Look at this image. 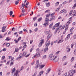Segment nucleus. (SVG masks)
Returning a JSON list of instances; mask_svg holds the SVG:
<instances>
[{"instance_id": "nucleus-13", "label": "nucleus", "mask_w": 76, "mask_h": 76, "mask_svg": "<svg viewBox=\"0 0 76 76\" xmlns=\"http://www.w3.org/2000/svg\"><path fill=\"white\" fill-rule=\"evenodd\" d=\"M51 37V34H49L47 37V39L48 41L50 38Z\"/></svg>"}, {"instance_id": "nucleus-47", "label": "nucleus", "mask_w": 76, "mask_h": 76, "mask_svg": "<svg viewBox=\"0 0 76 76\" xmlns=\"http://www.w3.org/2000/svg\"><path fill=\"white\" fill-rule=\"evenodd\" d=\"M67 73L65 72V73H64L63 75V76H67Z\"/></svg>"}, {"instance_id": "nucleus-53", "label": "nucleus", "mask_w": 76, "mask_h": 76, "mask_svg": "<svg viewBox=\"0 0 76 76\" xmlns=\"http://www.w3.org/2000/svg\"><path fill=\"white\" fill-rule=\"evenodd\" d=\"M10 63V61H8L6 63V65H9V63Z\"/></svg>"}, {"instance_id": "nucleus-61", "label": "nucleus", "mask_w": 76, "mask_h": 76, "mask_svg": "<svg viewBox=\"0 0 76 76\" xmlns=\"http://www.w3.org/2000/svg\"><path fill=\"white\" fill-rule=\"evenodd\" d=\"M12 56H8V58L9 59H11V58H12Z\"/></svg>"}, {"instance_id": "nucleus-17", "label": "nucleus", "mask_w": 76, "mask_h": 76, "mask_svg": "<svg viewBox=\"0 0 76 76\" xmlns=\"http://www.w3.org/2000/svg\"><path fill=\"white\" fill-rule=\"evenodd\" d=\"M48 51V48H45L44 50V52L46 53V51Z\"/></svg>"}, {"instance_id": "nucleus-46", "label": "nucleus", "mask_w": 76, "mask_h": 76, "mask_svg": "<svg viewBox=\"0 0 76 76\" xmlns=\"http://www.w3.org/2000/svg\"><path fill=\"white\" fill-rule=\"evenodd\" d=\"M66 26L65 25H64L61 28V29H64V28H65V29H66Z\"/></svg>"}, {"instance_id": "nucleus-1", "label": "nucleus", "mask_w": 76, "mask_h": 76, "mask_svg": "<svg viewBox=\"0 0 76 76\" xmlns=\"http://www.w3.org/2000/svg\"><path fill=\"white\" fill-rule=\"evenodd\" d=\"M53 54L51 53L49 55V58H50V60H53L54 62L55 63L57 62V52H56L55 55V56L54 57V56H53Z\"/></svg>"}, {"instance_id": "nucleus-15", "label": "nucleus", "mask_w": 76, "mask_h": 76, "mask_svg": "<svg viewBox=\"0 0 76 76\" xmlns=\"http://www.w3.org/2000/svg\"><path fill=\"white\" fill-rule=\"evenodd\" d=\"M72 16H76V11L74 10V11L73 14L72 15Z\"/></svg>"}, {"instance_id": "nucleus-2", "label": "nucleus", "mask_w": 76, "mask_h": 76, "mask_svg": "<svg viewBox=\"0 0 76 76\" xmlns=\"http://www.w3.org/2000/svg\"><path fill=\"white\" fill-rule=\"evenodd\" d=\"M11 75H13V74L14 76H19V74H18V73H19V70H17L15 71V68L14 67L12 69V71H11Z\"/></svg>"}, {"instance_id": "nucleus-40", "label": "nucleus", "mask_w": 76, "mask_h": 76, "mask_svg": "<svg viewBox=\"0 0 76 76\" xmlns=\"http://www.w3.org/2000/svg\"><path fill=\"white\" fill-rule=\"evenodd\" d=\"M67 62H65V63H64L63 66H66L67 65Z\"/></svg>"}, {"instance_id": "nucleus-36", "label": "nucleus", "mask_w": 76, "mask_h": 76, "mask_svg": "<svg viewBox=\"0 0 76 76\" xmlns=\"http://www.w3.org/2000/svg\"><path fill=\"white\" fill-rule=\"evenodd\" d=\"M75 45V43H72V44L71 45V48H73V46Z\"/></svg>"}, {"instance_id": "nucleus-39", "label": "nucleus", "mask_w": 76, "mask_h": 76, "mask_svg": "<svg viewBox=\"0 0 76 76\" xmlns=\"http://www.w3.org/2000/svg\"><path fill=\"white\" fill-rule=\"evenodd\" d=\"M21 8L22 9L21 10L23 13H24V12H25V10H24V8Z\"/></svg>"}, {"instance_id": "nucleus-31", "label": "nucleus", "mask_w": 76, "mask_h": 76, "mask_svg": "<svg viewBox=\"0 0 76 76\" xmlns=\"http://www.w3.org/2000/svg\"><path fill=\"white\" fill-rule=\"evenodd\" d=\"M4 2V0H2L1 2H0V5H2L3 4V3Z\"/></svg>"}, {"instance_id": "nucleus-4", "label": "nucleus", "mask_w": 76, "mask_h": 76, "mask_svg": "<svg viewBox=\"0 0 76 76\" xmlns=\"http://www.w3.org/2000/svg\"><path fill=\"white\" fill-rule=\"evenodd\" d=\"M55 29H56V31L55 34H57V23H56L52 28V30H54Z\"/></svg>"}, {"instance_id": "nucleus-10", "label": "nucleus", "mask_w": 76, "mask_h": 76, "mask_svg": "<svg viewBox=\"0 0 76 76\" xmlns=\"http://www.w3.org/2000/svg\"><path fill=\"white\" fill-rule=\"evenodd\" d=\"M40 55L41 54H40V53H37L34 55V57H37V58L38 57H39Z\"/></svg>"}, {"instance_id": "nucleus-18", "label": "nucleus", "mask_w": 76, "mask_h": 76, "mask_svg": "<svg viewBox=\"0 0 76 76\" xmlns=\"http://www.w3.org/2000/svg\"><path fill=\"white\" fill-rule=\"evenodd\" d=\"M66 59V56H64L62 58L61 60L62 61H64Z\"/></svg>"}, {"instance_id": "nucleus-54", "label": "nucleus", "mask_w": 76, "mask_h": 76, "mask_svg": "<svg viewBox=\"0 0 76 76\" xmlns=\"http://www.w3.org/2000/svg\"><path fill=\"white\" fill-rule=\"evenodd\" d=\"M69 39L68 38L66 37L65 39V41H67V40H68V39Z\"/></svg>"}, {"instance_id": "nucleus-64", "label": "nucleus", "mask_w": 76, "mask_h": 76, "mask_svg": "<svg viewBox=\"0 0 76 76\" xmlns=\"http://www.w3.org/2000/svg\"><path fill=\"white\" fill-rule=\"evenodd\" d=\"M37 75V72H35L34 74V75H33L32 76H36Z\"/></svg>"}, {"instance_id": "nucleus-14", "label": "nucleus", "mask_w": 76, "mask_h": 76, "mask_svg": "<svg viewBox=\"0 0 76 76\" xmlns=\"http://www.w3.org/2000/svg\"><path fill=\"white\" fill-rule=\"evenodd\" d=\"M49 20V19H48V18H45V22L48 23V21Z\"/></svg>"}, {"instance_id": "nucleus-19", "label": "nucleus", "mask_w": 76, "mask_h": 76, "mask_svg": "<svg viewBox=\"0 0 76 76\" xmlns=\"http://www.w3.org/2000/svg\"><path fill=\"white\" fill-rule=\"evenodd\" d=\"M19 3V0H18L15 2V4H16V5H17Z\"/></svg>"}, {"instance_id": "nucleus-58", "label": "nucleus", "mask_w": 76, "mask_h": 76, "mask_svg": "<svg viewBox=\"0 0 76 76\" xmlns=\"http://www.w3.org/2000/svg\"><path fill=\"white\" fill-rule=\"evenodd\" d=\"M76 38V35L75 34L74 36V39H75Z\"/></svg>"}, {"instance_id": "nucleus-55", "label": "nucleus", "mask_w": 76, "mask_h": 76, "mask_svg": "<svg viewBox=\"0 0 76 76\" xmlns=\"http://www.w3.org/2000/svg\"><path fill=\"white\" fill-rule=\"evenodd\" d=\"M37 19V17H35L33 18V21H35Z\"/></svg>"}, {"instance_id": "nucleus-11", "label": "nucleus", "mask_w": 76, "mask_h": 76, "mask_svg": "<svg viewBox=\"0 0 76 76\" xmlns=\"http://www.w3.org/2000/svg\"><path fill=\"white\" fill-rule=\"evenodd\" d=\"M64 12L65 13H66L67 12V11L65 10V9H63L62 10H61L60 12V13L61 14V13H63Z\"/></svg>"}, {"instance_id": "nucleus-33", "label": "nucleus", "mask_w": 76, "mask_h": 76, "mask_svg": "<svg viewBox=\"0 0 76 76\" xmlns=\"http://www.w3.org/2000/svg\"><path fill=\"white\" fill-rule=\"evenodd\" d=\"M42 20V17H40L38 19V21L39 22H40L41 20Z\"/></svg>"}, {"instance_id": "nucleus-7", "label": "nucleus", "mask_w": 76, "mask_h": 76, "mask_svg": "<svg viewBox=\"0 0 76 76\" xmlns=\"http://www.w3.org/2000/svg\"><path fill=\"white\" fill-rule=\"evenodd\" d=\"M7 26H3L2 28L1 32H4V31H6V28Z\"/></svg>"}, {"instance_id": "nucleus-48", "label": "nucleus", "mask_w": 76, "mask_h": 76, "mask_svg": "<svg viewBox=\"0 0 76 76\" xmlns=\"http://www.w3.org/2000/svg\"><path fill=\"white\" fill-rule=\"evenodd\" d=\"M4 58H5V56H4L2 57V58H1L2 60H4Z\"/></svg>"}, {"instance_id": "nucleus-6", "label": "nucleus", "mask_w": 76, "mask_h": 76, "mask_svg": "<svg viewBox=\"0 0 76 76\" xmlns=\"http://www.w3.org/2000/svg\"><path fill=\"white\" fill-rule=\"evenodd\" d=\"M40 43H39V47H41L42 46V44L43 43H44V39H42L40 41Z\"/></svg>"}, {"instance_id": "nucleus-25", "label": "nucleus", "mask_w": 76, "mask_h": 76, "mask_svg": "<svg viewBox=\"0 0 76 76\" xmlns=\"http://www.w3.org/2000/svg\"><path fill=\"white\" fill-rule=\"evenodd\" d=\"M72 33H71L70 34H68L67 35L66 37L67 38H68L69 39V38H70V35H72Z\"/></svg>"}, {"instance_id": "nucleus-56", "label": "nucleus", "mask_w": 76, "mask_h": 76, "mask_svg": "<svg viewBox=\"0 0 76 76\" xmlns=\"http://www.w3.org/2000/svg\"><path fill=\"white\" fill-rule=\"evenodd\" d=\"M38 30V28H36L34 29L35 32H37Z\"/></svg>"}, {"instance_id": "nucleus-44", "label": "nucleus", "mask_w": 76, "mask_h": 76, "mask_svg": "<svg viewBox=\"0 0 76 76\" xmlns=\"http://www.w3.org/2000/svg\"><path fill=\"white\" fill-rule=\"evenodd\" d=\"M3 38V34H0V39Z\"/></svg>"}, {"instance_id": "nucleus-57", "label": "nucleus", "mask_w": 76, "mask_h": 76, "mask_svg": "<svg viewBox=\"0 0 76 76\" xmlns=\"http://www.w3.org/2000/svg\"><path fill=\"white\" fill-rule=\"evenodd\" d=\"M2 51H6V48H4L3 49Z\"/></svg>"}, {"instance_id": "nucleus-22", "label": "nucleus", "mask_w": 76, "mask_h": 76, "mask_svg": "<svg viewBox=\"0 0 76 76\" xmlns=\"http://www.w3.org/2000/svg\"><path fill=\"white\" fill-rule=\"evenodd\" d=\"M62 26H61V25H60L59 26H58V27H57L58 30H59L60 29H61V28Z\"/></svg>"}, {"instance_id": "nucleus-9", "label": "nucleus", "mask_w": 76, "mask_h": 76, "mask_svg": "<svg viewBox=\"0 0 76 76\" xmlns=\"http://www.w3.org/2000/svg\"><path fill=\"white\" fill-rule=\"evenodd\" d=\"M45 66V64L40 65L39 66V69H42V68H44Z\"/></svg>"}, {"instance_id": "nucleus-41", "label": "nucleus", "mask_w": 76, "mask_h": 76, "mask_svg": "<svg viewBox=\"0 0 76 76\" xmlns=\"http://www.w3.org/2000/svg\"><path fill=\"white\" fill-rule=\"evenodd\" d=\"M10 66H13V62H11V63H10Z\"/></svg>"}, {"instance_id": "nucleus-16", "label": "nucleus", "mask_w": 76, "mask_h": 76, "mask_svg": "<svg viewBox=\"0 0 76 76\" xmlns=\"http://www.w3.org/2000/svg\"><path fill=\"white\" fill-rule=\"evenodd\" d=\"M62 69H59L58 70V75H60L61 74V72Z\"/></svg>"}, {"instance_id": "nucleus-52", "label": "nucleus", "mask_w": 76, "mask_h": 76, "mask_svg": "<svg viewBox=\"0 0 76 76\" xmlns=\"http://www.w3.org/2000/svg\"><path fill=\"white\" fill-rule=\"evenodd\" d=\"M11 61H12V62L14 61L13 59H14V57H12L11 58Z\"/></svg>"}, {"instance_id": "nucleus-43", "label": "nucleus", "mask_w": 76, "mask_h": 76, "mask_svg": "<svg viewBox=\"0 0 76 76\" xmlns=\"http://www.w3.org/2000/svg\"><path fill=\"white\" fill-rule=\"evenodd\" d=\"M36 64H39V60H37L36 61Z\"/></svg>"}, {"instance_id": "nucleus-38", "label": "nucleus", "mask_w": 76, "mask_h": 76, "mask_svg": "<svg viewBox=\"0 0 76 76\" xmlns=\"http://www.w3.org/2000/svg\"><path fill=\"white\" fill-rule=\"evenodd\" d=\"M36 52L37 53H39V49L37 48L36 50Z\"/></svg>"}, {"instance_id": "nucleus-34", "label": "nucleus", "mask_w": 76, "mask_h": 76, "mask_svg": "<svg viewBox=\"0 0 76 76\" xmlns=\"http://www.w3.org/2000/svg\"><path fill=\"white\" fill-rule=\"evenodd\" d=\"M47 58V55H44L43 56L42 58L43 59H45Z\"/></svg>"}, {"instance_id": "nucleus-35", "label": "nucleus", "mask_w": 76, "mask_h": 76, "mask_svg": "<svg viewBox=\"0 0 76 76\" xmlns=\"http://www.w3.org/2000/svg\"><path fill=\"white\" fill-rule=\"evenodd\" d=\"M76 3H75L74 6L72 7V9H75V7H76Z\"/></svg>"}, {"instance_id": "nucleus-12", "label": "nucleus", "mask_w": 76, "mask_h": 76, "mask_svg": "<svg viewBox=\"0 0 76 76\" xmlns=\"http://www.w3.org/2000/svg\"><path fill=\"white\" fill-rule=\"evenodd\" d=\"M48 23L45 22L43 24V26L44 27H46L47 26V25H48Z\"/></svg>"}, {"instance_id": "nucleus-5", "label": "nucleus", "mask_w": 76, "mask_h": 76, "mask_svg": "<svg viewBox=\"0 0 76 76\" xmlns=\"http://www.w3.org/2000/svg\"><path fill=\"white\" fill-rule=\"evenodd\" d=\"M48 40H47L45 43V47H48L50 44V40H49L48 41Z\"/></svg>"}, {"instance_id": "nucleus-30", "label": "nucleus", "mask_w": 76, "mask_h": 76, "mask_svg": "<svg viewBox=\"0 0 76 76\" xmlns=\"http://www.w3.org/2000/svg\"><path fill=\"white\" fill-rule=\"evenodd\" d=\"M50 32V30H49L48 31H45V34H48Z\"/></svg>"}, {"instance_id": "nucleus-27", "label": "nucleus", "mask_w": 76, "mask_h": 76, "mask_svg": "<svg viewBox=\"0 0 76 76\" xmlns=\"http://www.w3.org/2000/svg\"><path fill=\"white\" fill-rule=\"evenodd\" d=\"M46 6L47 7H48L50 6V2L46 3Z\"/></svg>"}, {"instance_id": "nucleus-21", "label": "nucleus", "mask_w": 76, "mask_h": 76, "mask_svg": "<svg viewBox=\"0 0 76 76\" xmlns=\"http://www.w3.org/2000/svg\"><path fill=\"white\" fill-rule=\"evenodd\" d=\"M44 73V71H42L40 72L39 75H40V76H41V75H42Z\"/></svg>"}, {"instance_id": "nucleus-23", "label": "nucleus", "mask_w": 76, "mask_h": 76, "mask_svg": "<svg viewBox=\"0 0 76 76\" xmlns=\"http://www.w3.org/2000/svg\"><path fill=\"white\" fill-rule=\"evenodd\" d=\"M21 6H22V7H21L20 8V9H21V8H24V6H25V4H22Z\"/></svg>"}, {"instance_id": "nucleus-60", "label": "nucleus", "mask_w": 76, "mask_h": 76, "mask_svg": "<svg viewBox=\"0 0 76 76\" xmlns=\"http://www.w3.org/2000/svg\"><path fill=\"white\" fill-rule=\"evenodd\" d=\"M66 3L67 2L66 1H65L63 2L62 4H66Z\"/></svg>"}, {"instance_id": "nucleus-63", "label": "nucleus", "mask_w": 76, "mask_h": 76, "mask_svg": "<svg viewBox=\"0 0 76 76\" xmlns=\"http://www.w3.org/2000/svg\"><path fill=\"white\" fill-rule=\"evenodd\" d=\"M74 54H75V55H76V49H75V50H74Z\"/></svg>"}, {"instance_id": "nucleus-50", "label": "nucleus", "mask_w": 76, "mask_h": 76, "mask_svg": "<svg viewBox=\"0 0 76 76\" xmlns=\"http://www.w3.org/2000/svg\"><path fill=\"white\" fill-rule=\"evenodd\" d=\"M72 13H73V10H71L70 12L69 15L72 14Z\"/></svg>"}, {"instance_id": "nucleus-37", "label": "nucleus", "mask_w": 76, "mask_h": 76, "mask_svg": "<svg viewBox=\"0 0 76 76\" xmlns=\"http://www.w3.org/2000/svg\"><path fill=\"white\" fill-rule=\"evenodd\" d=\"M14 41H15V44H17V43H18V40L14 39Z\"/></svg>"}, {"instance_id": "nucleus-62", "label": "nucleus", "mask_w": 76, "mask_h": 76, "mask_svg": "<svg viewBox=\"0 0 76 76\" xmlns=\"http://www.w3.org/2000/svg\"><path fill=\"white\" fill-rule=\"evenodd\" d=\"M21 39V37H19L18 38V41H19Z\"/></svg>"}, {"instance_id": "nucleus-3", "label": "nucleus", "mask_w": 76, "mask_h": 76, "mask_svg": "<svg viewBox=\"0 0 76 76\" xmlns=\"http://www.w3.org/2000/svg\"><path fill=\"white\" fill-rule=\"evenodd\" d=\"M71 19H72V17H71L69 18V19H70V20L68 22H67L66 23V25H65V26H66L65 30H67V29H68V26L69 25V24H70V23L72 22V20H71Z\"/></svg>"}, {"instance_id": "nucleus-24", "label": "nucleus", "mask_w": 76, "mask_h": 76, "mask_svg": "<svg viewBox=\"0 0 76 76\" xmlns=\"http://www.w3.org/2000/svg\"><path fill=\"white\" fill-rule=\"evenodd\" d=\"M63 41L64 40L63 39H61V40H60L58 42V44H59V43H61L62 42H63Z\"/></svg>"}, {"instance_id": "nucleus-26", "label": "nucleus", "mask_w": 76, "mask_h": 76, "mask_svg": "<svg viewBox=\"0 0 76 76\" xmlns=\"http://www.w3.org/2000/svg\"><path fill=\"white\" fill-rule=\"evenodd\" d=\"M15 52H18L19 51V49L18 48H15Z\"/></svg>"}, {"instance_id": "nucleus-49", "label": "nucleus", "mask_w": 76, "mask_h": 76, "mask_svg": "<svg viewBox=\"0 0 76 76\" xmlns=\"http://www.w3.org/2000/svg\"><path fill=\"white\" fill-rule=\"evenodd\" d=\"M26 54V52H23V56H25Z\"/></svg>"}, {"instance_id": "nucleus-51", "label": "nucleus", "mask_w": 76, "mask_h": 76, "mask_svg": "<svg viewBox=\"0 0 76 76\" xmlns=\"http://www.w3.org/2000/svg\"><path fill=\"white\" fill-rule=\"evenodd\" d=\"M19 34H22L23 33V31H20L19 32Z\"/></svg>"}, {"instance_id": "nucleus-42", "label": "nucleus", "mask_w": 76, "mask_h": 76, "mask_svg": "<svg viewBox=\"0 0 76 76\" xmlns=\"http://www.w3.org/2000/svg\"><path fill=\"white\" fill-rule=\"evenodd\" d=\"M38 66H39V64H36L35 68L36 69H38Z\"/></svg>"}, {"instance_id": "nucleus-20", "label": "nucleus", "mask_w": 76, "mask_h": 76, "mask_svg": "<svg viewBox=\"0 0 76 76\" xmlns=\"http://www.w3.org/2000/svg\"><path fill=\"white\" fill-rule=\"evenodd\" d=\"M10 39V37H7L5 39V41H9Z\"/></svg>"}, {"instance_id": "nucleus-28", "label": "nucleus", "mask_w": 76, "mask_h": 76, "mask_svg": "<svg viewBox=\"0 0 76 76\" xmlns=\"http://www.w3.org/2000/svg\"><path fill=\"white\" fill-rule=\"evenodd\" d=\"M10 45V43H7L6 45V47H9Z\"/></svg>"}, {"instance_id": "nucleus-29", "label": "nucleus", "mask_w": 76, "mask_h": 76, "mask_svg": "<svg viewBox=\"0 0 76 76\" xmlns=\"http://www.w3.org/2000/svg\"><path fill=\"white\" fill-rule=\"evenodd\" d=\"M12 15H13V11H11L10 12V16H12Z\"/></svg>"}, {"instance_id": "nucleus-32", "label": "nucleus", "mask_w": 76, "mask_h": 76, "mask_svg": "<svg viewBox=\"0 0 76 76\" xmlns=\"http://www.w3.org/2000/svg\"><path fill=\"white\" fill-rule=\"evenodd\" d=\"M53 26V23H51L50 24V25L49 26V28H52Z\"/></svg>"}, {"instance_id": "nucleus-59", "label": "nucleus", "mask_w": 76, "mask_h": 76, "mask_svg": "<svg viewBox=\"0 0 76 76\" xmlns=\"http://www.w3.org/2000/svg\"><path fill=\"white\" fill-rule=\"evenodd\" d=\"M46 18H49L50 17V15L48 14H47L46 15Z\"/></svg>"}, {"instance_id": "nucleus-45", "label": "nucleus", "mask_w": 76, "mask_h": 76, "mask_svg": "<svg viewBox=\"0 0 76 76\" xmlns=\"http://www.w3.org/2000/svg\"><path fill=\"white\" fill-rule=\"evenodd\" d=\"M74 60H75V57H73L72 58L71 60V61L72 62L73 61H74Z\"/></svg>"}, {"instance_id": "nucleus-8", "label": "nucleus", "mask_w": 76, "mask_h": 76, "mask_svg": "<svg viewBox=\"0 0 76 76\" xmlns=\"http://www.w3.org/2000/svg\"><path fill=\"white\" fill-rule=\"evenodd\" d=\"M51 68H48L46 71V75H47V74H48L49 72L51 71Z\"/></svg>"}]
</instances>
